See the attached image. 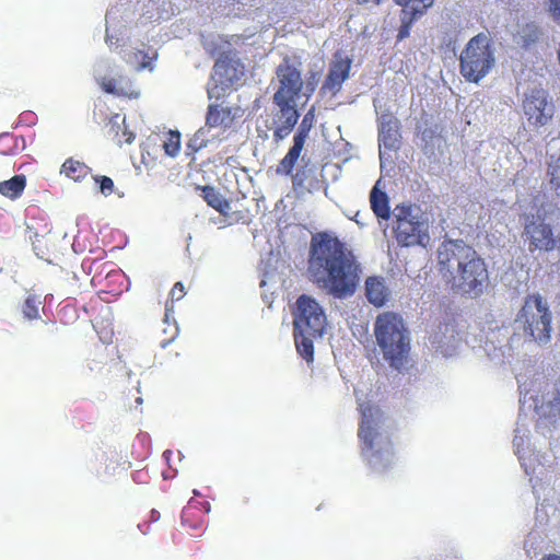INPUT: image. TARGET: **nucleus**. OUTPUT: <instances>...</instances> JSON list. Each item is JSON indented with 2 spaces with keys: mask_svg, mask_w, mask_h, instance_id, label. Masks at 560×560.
Listing matches in <instances>:
<instances>
[{
  "mask_svg": "<svg viewBox=\"0 0 560 560\" xmlns=\"http://www.w3.org/2000/svg\"><path fill=\"white\" fill-rule=\"evenodd\" d=\"M203 199L207 203L219 211L223 215H229L231 212V205L226 201L223 196L212 187L203 188Z\"/></svg>",
  "mask_w": 560,
  "mask_h": 560,
  "instance_id": "nucleus-23",
  "label": "nucleus"
},
{
  "mask_svg": "<svg viewBox=\"0 0 560 560\" xmlns=\"http://www.w3.org/2000/svg\"><path fill=\"white\" fill-rule=\"evenodd\" d=\"M438 267L452 289L469 298L479 296L488 284L483 259L463 240H445L438 248Z\"/></svg>",
  "mask_w": 560,
  "mask_h": 560,
  "instance_id": "nucleus-3",
  "label": "nucleus"
},
{
  "mask_svg": "<svg viewBox=\"0 0 560 560\" xmlns=\"http://www.w3.org/2000/svg\"><path fill=\"white\" fill-rule=\"evenodd\" d=\"M547 154L550 155L548 175L551 188L560 196V138L551 139L547 144Z\"/></svg>",
  "mask_w": 560,
  "mask_h": 560,
  "instance_id": "nucleus-20",
  "label": "nucleus"
},
{
  "mask_svg": "<svg viewBox=\"0 0 560 560\" xmlns=\"http://www.w3.org/2000/svg\"><path fill=\"white\" fill-rule=\"evenodd\" d=\"M536 211L525 223L524 235L529 252H551L560 246V211L551 203L535 200Z\"/></svg>",
  "mask_w": 560,
  "mask_h": 560,
  "instance_id": "nucleus-9",
  "label": "nucleus"
},
{
  "mask_svg": "<svg viewBox=\"0 0 560 560\" xmlns=\"http://www.w3.org/2000/svg\"><path fill=\"white\" fill-rule=\"evenodd\" d=\"M172 299L180 300L184 296V285L182 282H176L171 291Z\"/></svg>",
  "mask_w": 560,
  "mask_h": 560,
  "instance_id": "nucleus-34",
  "label": "nucleus"
},
{
  "mask_svg": "<svg viewBox=\"0 0 560 560\" xmlns=\"http://www.w3.org/2000/svg\"><path fill=\"white\" fill-rule=\"evenodd\" d=\"M61 173L78 182L90 173V168L79 161L69 159L62 164Z\"/></svg>",
  "mask_w": 560,
  "mask_h": 560,
  "instance_id": "nucleus-24",
  "label": "nucleus"
},
{
  "mask_svg": "<svg viewBox=\"0 0 560 560\" xmlns=\"http://www.w3.org/2000/svg\"><path fill=\"white\" fill-rule=\"evenodd\" d=\"M360 222H361V219H355V223L360 224Z\"/></svg>",
  "mask_w": 560,
  "mask_h": 560,
  "instance_id": "nucleus-43",
  "label": "nucleus"
},
{
  "mask_svg": "<svg viewBox=\"0 0 560 560\" xmlns=\"http://www.w3.org/2000/svg\"><path fill=\"white\" fill-rule=\"evenodd\" d=\"M25 187V178L23 176H14L9 180L0 183V192L9 198H16Z\"/></svg>",
  "mask_w": 560,
  "mask_h": 560,
  "instance_id": "nucleus-25",
  "label": "nucleus"
},
{
  "mask_svg": "<svg viewBox=\"0 0 560 560\" xmlns=\"http://www.w3.org/2000/svg\"><path fill=\"white\" fill-rule=\"evenodd\" d=\"M374 335L384 359L394 369L407 362L410 337L402 317L393 312L380 314L374 323Z\"/></svg>",
  "mask_w": 560,
  "mask_h": 560,
  "instance_id": "nucleus-6",
  "label": "nucleus"
},
{
  "mask_svg": "<svg viewBox=\"0 0 560 560\" xmlns=\"http://www.w3.org/2000/svg\"><path fill=\"white\" fill-rule=\"evenodd\" d=\"M319 79V71L313 70L303 77L302 62L295 57H284L277 66L271 81L272 101L277 107L273 120V136L277 140H283L290 135L300 117L299 106L307 103Z\"/></svg>",
  "mask_w": 560,
  "mask_h": 560,
  "instance_id": "nucleus-2",
  "label": "nucleus"
},
{
  "mask_svg": "<svg viewBox=\"0 0 560 560\" xmlns=\"http://www.w3.org/2000/svg\"><path fill=\"white\" fill-rule=\"evenodd\" d=\"M549 12L560 23V0H549Z\"/></svg>",
  "mask_w": 560,
  "mask_h": 560,
  "instance_id": "nucleus-33",
  "label": "nucleus"
},
{
  "mask_svg": "<svg viewBox=\"0 0 560 560\" xmlns=\"http://www.w3.org/2000/svg\"><path fill=\"white\" fill-rule=\"evenodd\" d=\"M304 144L305 141H303L302 137L293 138V145L280 162L279 172H283L285 174L291 173L298 159L301 155Z\"/></svg>",
  "mask_w": 560,
  "mask_h": 560,
  "instance_id": "nucleus-22",
  "label": "nucleus"
},
{
  "mask_svg": "<svg viewBox=\"0 0 560 560\" xmlns=\"http://www.w3.org/2000/svg\"><path fill=\"white\" fill-rule=\"evenodd\" d=\"M412 5L410 7V14L413 15V18H417L418 15L422 14L428 8H430L434 0H411Z\"/></svg>",
  "mask_w": 560,
  "mask_h": 560,
  "instance_id": "nucleus-30",
  "label": "nucleus"
},
{
  "mask_svg": "<svg viewBox=\"0 0 560 560\" xmlns=\"http://www.w3.org/2000/svg\"><path fill=\"white\" fill-rule=\"evenodd\" d=\"M244 75V66L235 58L221 56L213 67L212 80L221 90L238 84Z\"/></svg>",
  "mask_w": 560,
  "mask_h": 560,
  "instance_id": "nucleus-15",
  "label": "nucleus"
},
{
  "mask_svg": "<svg viewBox=\"0 0 560 560\" xmlns=\"http://www.w3.org/2000/svg\"><path fill=\"white\" fill-rule=\"evenodd\" d=\"M231 117L230 113L223 108H218L214 106H210L206 119L205 127H201L190 139L189 147L199 151L211 142L210 138H206V133L211 132L212 130L220 131L223 135L224 128L230 124Z\"/></svg>",
  "mask_w": 560,
  "mask_h": 560,
  "instance_id": "nucleus-14",
  "label": "nucleus"
},
{
  "mask_svg": "<svg viewBox=\"0 0 560 560\" xmlns=\"http://www.w3.org/2000/svg\"><path fill=\"white\" fill-rule=\"evenodd\" d=\"M393 215L398 243L405 246H427L430 241V217L420 206L402 203L394 209Z\"/></svg>",
  "mask_w": 560,
  "mask_h": 560,
  "instance_id": "nucleus-10",
  "label": "nucleus"
},
{
  "mask_svg": "<svg viewBox=\"0 0 560 560\" xmlns=\"http://www.w3.org/2000/svg\"><path fill=\"white\" fill-rule=\"evenodd\" d=\"M120 119V116L119 115H115L114 117V124H118V120Z\"/></svg>",
  "mask_w": 560,
  "mask_h": 560,
  "instance_id": "nucleus-41",
  "label": "nucleus"
},
{
  "mask_svg": "<svg viewBox=\"0 0 560 560\" xmlns=\"http://www.w3.org/2000/svg\"><path fill=\"white\" fill-rule=\"evenodd\" d=\"M221 136L222 133H220V131L217 130H212L211 132L206 133V138L211 139V142H209L208 145L221 141Z\"/></svg>",
  "mask_w": 560,
  "mask_h": 560,
  "instance_id": "nucleus-36",
  "label": "nucleus"
},
{
  "mask_svg": "<svg viewBox=\"0 0 560 560\" xmlns=\"http://www.w3.org/2000/svg\"><path fill=\"white\" fill-rule=\"evenodd\" d=\"M166 154L170 156H175L180 149L179 133H170L168 140L163 144Z\"/></svg>",
  "mask_w": 560,
  "mask_h": 560,
  "instance_id": "nucleus-27",
  "label": "nucleus"
},
{
  "mask_svg": "<svg viewBox=\"0 0 560 560\" xmlns=\"http://www.w3.org/2000/svg\"><path fill=\"white\" fill-rule=\"evenodd\" d=\"M106 43L109 47L114 44L113 36L108 32L106 34Z\"/></svg>",
  "mask_w": 560,
  "mask_h": 560,
  "instance_id": "nucleus-39",
  "label": "nucleus"
},
{
  "mask_svg": "<svg viewBox=\"0 0 560 560\" xmlns=\"http://www.w3.org/2000/svg\"><path fill=\"white\" fill-rule=\"evenodd\" d=\"M370 203L375 215L381 220H387L390 217L388 197L380 189V180L375 184L370 194Z\"/></svg>",
  "mask_w": 560,
  "mask_h": 560,
  "instance_id": "nucleus-21",
  "label": "nucleus"
},
{
  "mask_svg": "<svg viewBox=\"0 0 560 560\" xmlns=\"http://www.w3.org/2000/svg\"><path fill=\"white\" fill-rule=\"evenodd\" d=\"M357 2L359 4H369V3L378 4L381 2V0H357Z\"/></svg>",
  "mask_w": 560,
  "mask_h": 560,
  "instance_id": "nucleus-37",
  "label": "nucleus"
},
{
  "mask_svg": "<svg viewBox=\"0 0 560 560\" xmlns=\"http://www.w3.org/2000/svg\"><path fill=\"white\" fill-rule=\"evenodd\" d=\"M294 339L298 352L307 361H313L314 340L320 338L327 324V317L319 303L302 295L295 303Z\"/></svg>",
  "mask_w": 560,
  "mask_h": 560,
  "instance_id": "nucleus-7",
  "label": "nucleus"
},
{
  "mask_svg": "<svg viewBox=\"0 0 560 560\" xmlns=\"http://www.w3.org/2000/svg\"><path fill=\"white\" fill-rule=\"evenodd\" d=\"M311 113L306 114L299 126V131L294 137H302L303 141L306 140L308 131L312 127V120L310 119Z\"/></svg>",
  "mask_w": 560,
  "mask_h": 560,
  "instance_id": "nucleus-31",
  "label": "nucleus"
},
{
  "mask_svg": "<svg viewBox=\"0 0 560 560\" xmlns=\"http://www.w3.org/2000/svg\"><path fill=\"white\" fill-rule=\"evenodd\" d=\"M360 222H361V219H355V223L360 224Z\"/></svg>",
  "mask_w": 560,
  "mask_h": 560,
  "instance_id": "nucleus-42",
  "label": "nucleus"
},
{
  "mask_svg": "<svg viewBox=\"0 0 560 560\" xmlns=\"http://www.w3.org/2000/svg\"><path fill=\"white\" fill-rule=\"evenodd\" d=\"M94 73L97 83L106 93L128 97H137L139 95L132 89L131 81L121 73L116 65L102 60L96 65Z\"/></svg>",
  "mask_w": 560,
  "mask_h": 560,
  "instance_id": "nucleus-13",
  "label": "nucleus"
},
{
  "mask_svg": "<svg viewBox=\"0 0 560 560\" xmlns=\"http://www.w3.org/2000/svg\"><path fill=\"white\" fill-rule=\"evenodd\" d=\"M351 60L347 56L336 54L330 65L325 83L322 86L324 93L335 95L340 91L342 83L349 78Z\"/></svg>",
  "mask_w": 560,
  "mask_h": 560,
  "instance_id": "nucleus-16",
  "label": "nucleus"
},
{
  "mask_svg": "<svg viewBox=\"0 0 560 560\" xmlns=\"http://www.w3.org/2000/svg\"><path fill=\"white\" fill-rule=\"evenodd\" d=\"M124 58L127 63L131 65L138 71L143 69L153 70L151 59L141 50L129 51Z\"/></svg>",
  "mask_w": 560,
  "mask_h": 560,
  "instance_id": "nucleus-26",
  "label": "nucleus"
},
{
  "mask_svg": "<svg viewBox=\"0 0 560 560\" xmlns=\"http://www.w3.org/2000/svg\"><path fill=\"white\" fill-rule=\"evenodd\" d=\"M522 109L528 124L535 128L548 125L555 114V105L548 92L536 85L524 93Z\"/></svg>",
  "mask_w": 560,
  "mask_h": 560,
  "instance_id": "nucleus-12",
  "label": "nucleus"
},
{
  "mask_svg": "<svg viewBox=\"0 0 560 560\" xmlns=\"http://www.w3.org/2000/svg\"><path fill=\"white\" fill-rule=\"evenodd\" d=\"M493 43L488 34L479 33L466 45L460 55V73L472 83H478L495 65Z\"/></svg>",
  "mask_w": 560,
  "mask_h": 560,
  "instance_id": "nucleus-11",
  "label": "nucleus"
},
{
  "mask_svg": "<svg viewBox=\"0 0 560 560\" xmlns=\"http://www.w3.org/2000/svg\"><path fill=\"white\" fill-rule=\"evenodd\" d=\"M397 4L405 7L407 9L408 4L411 3V0H394Z\"/></svg>",
  "mask_w": 560,
  "mask_h": 560,
  "instance_id": "nucleus-38",
  "label": "nucleus"
},
{
  "mask_svg": "<svg viewBox=\"0 0 560 560\" xmlns=\"http://www.w3.org/2000/svg\"><path fill=\"white\" fill-rule=\"evenodd\" d=\"M40 302L35 298H28L23 306V314L26 318L33 319L38 315Z\"/></svg>",
  "mask_w": 560,
  "mask_h": 560,
  "instance_id": "nucleus-28",
  "label": "nucleus"
},
{
  "mask_svg": "<svg viewBox=\"0 0 560 560\" xmlns=\"http://www.w3.org/2000/svg\"><path fill=\"white\" fill-rule=\"evenodd\" d=\"M378 142L381 162L385 159L386 151H394L398 148V120L390 115H383L381 118Z\"/></svg>",
  "mask_w": 560,
  "mask_h": 560,
  "instance_id": "nucleus-17",
  "label": "nucleus"
},
{
  "mask_svg": "<svg viewBox=\"0 0 560 560\" xmlns=\"http://www.w3.org/2000/svg\"><path fill=\"white\" fill-rule=\"evenodd\" d=\"M515 336L497 347L493 340L486 343L485 351L494 363L509 362L524 341L547 343L551 337V312L547 301L540 294L525 298L513 324Z\"/></svg>",
  "mask_w": 560,
  "mask_h": 560,
  "instance_id": "nucleus-4",
  "label": "nucleus"
},
{
  "mask_svg": "<svg viewBox=\"0 0 560 560\" xmlns=\"http://www.w3.org/2000/svg\"><path fill=\"white\" fill-rule=\"evenodd\" d=\"M307 272L313 283L338 299L352 295L359 281L353 254L326 233L312 237Z\"/></svg>",
  "mask_w": 560,
  "mask_h": 560,
  "instance_id": "nucleus-1",
  "label": "nucleus"
},
{
  "mask_svg": "<svg viewBox=\"0 0 560 560\" xmlns=\"http://www.w3.org/2000/svg\"><path fill=\"white\" fill-rule=\"evenodd\" d=\"M544 560H560V556L558 555H549Z\"/></svg>",
  "mask_w": 560,
  "mask_h": 560,
  "instance_id": "nucleus-40",
  "label": "nucleus"
},
{
  "mask_svg": "<svg viewBox=\"0 0 560 560\" xmlns=\"http://www.w3.org/2000/svg\"><path fill=\"white\" fill-rule=\"evenodd\" d=\"M114 183L107 176H102L100 179V190L104 196H109L113 192Z\"/></svg>",
  "mask_w": 560,
  "mask_h": 560,
  "instance_id": "nucleus-32",
  "label": "nucleus"
},
{
  "mask_svg": "<svg viewBox=\"0 0 560 560\" xmlns=\"http://www.w3.org/2000/svg\"><path fill=\"white\" fill-rule=\"evenodd\" d=\"M392 292L383 277H369L365 280V296L376 307H381L390 299Z\"/></svg>",
  "mask_w": 560,
  "mask_h": 560,
  "instance_id": "nucleus-19",
  "label": "nucleus"
},
{
  "mask_svg": "<svg viewBox=\"0 0 560 560\" xmlns=\"http://www.w3.org/2000/svg\"><path fill=\"white\" fill-rule=\"evenodd\" d=\"M416 18H413L412 14H410L409 10L408 9H404L402 10V18H401V21H402V26L400 27L399 30V33H398V39H404L406 37L409 36V31H410V24L411 22L415 20Z\"/></svg>",
  "mask_w": 560,
  "mask_h": 560,
  "instance_id": "nucleus-29",
  "label": "nucleus"
},
{
  "mask_svg": "<svg viewBox=\"0 0 560 560\" xmlns=\"http://www.w3.org/2000/svg\"><path fill=\"white\" fill-rule=\"evenodd\" d=\"M521 413L515 429V435L513 440V446L515 454L520 459H523L529 451V431L527 424L522 422V413L527 402L528 408L534 406L535 413L537 416L536 425L541 434H546L550 431L551 425H557L560 421V388L555 393H549L546 396H541L540 399L530 396L527 400L526 396L521 398Z\"/></svg>",
  "mask_w": 560,
  "mask_h": 560,
  "instance_id": "nucleus-8",
  "label": "nucleus"
},
{
  "mask_svg": "<svg viewBox=\"0 0 560 560\" xmlns=\"http://www.w3.org/2000/svg\"><path fill=\"white\" fill-rule=\"evenodd\" d=\"M357 401L361 412L359 438L362 442V455L374 470H384L395 459L389 419L377 406L362 401L359 395Z\"/></svg>",
  "mask_w": 560,
  "mask_h": 560,
  "instance_id": "nucleus-5",
  "label": "nucleus"
},
{
  "mask_svg": "<svg viewBox=\"0 0 560 560\" xmlns=\"http://www.w3.org/2000/svg\"><path fill=\"white\" fill-rule=\"evenodd\" d=\"M432 345L445 357L453 355L460 345V339L453 324L440 325L431 336Z\"/></svg>",
  "mask_w": 560,
  "mask_h": 560,
  "instance_id": "nucleus-18",
  "label": "nucleus"
},
{
  "mask_svg": "<svg viewBox=\"0 0 560 560\" xmlns=\"http://www.w3.org/2000/svg\"><path fill=\"white\" fill-rule=\"evenodd\" d=\"M122 135H124L125 139H124V140L118 139V142H119V143H122V142H124V143H127V144L132 143V141H133V139H135V136H133V133H132L131 131H128V130H127V127H126V126H125V129H124V131H122Z\"/></svg>",
  "mask_w": 560,
  "mask_h": 560,
  "instance_id": "nucleus-35",
  "label": "nucleus"
}]
</instances>
